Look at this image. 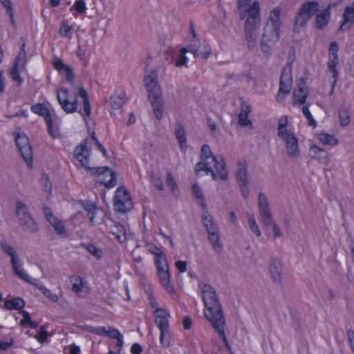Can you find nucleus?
Returning <instances> with one entry per match:
<instances>
[{
    "mask_svg": "<svg viewBox=\"0 0 354 354\" xmlns=\"http://www.w3.org/2000/svg\"><path fill=\"white\" fill-rule=\"evenodd\" d=\"M114 210L125 213L133 208V203L127 189L124 187H118L113 198Z\"/></svg>",
    "mask_w": 354,
    "mask_h": 354,
    "instance_id": "9",
    "label": "nucleus"
},
{
    "mask_svg": "<svg viewBox=\"0 0 354 354\" xmlns=\"http://www.w3.org/2000/svg\"><path fill=\"white\" fill-rule=\"evenodd\" d=\"M339 118L340 124L342 127L347 126L350 122V115L348 111L345 108H342L339 111Z\"/></svg>",
    "mask_w": 354,
    "mask_h": 354,
    "instance_id": "44",
    "label": "nucleus"
},
{
    "mask_svg": "<svg viewBox=\"0 0 354 354\" xmlns=\"http://www.w3.org/2000/svg\"><path fill=\"white\" fill-rule=\"evenodd\" d=\"M225 324V321L222 322L221 323H217L215 324H213L212 326L214 328L216 331L218 333L220 338L221 339L222 342L224 343V346L227 349L230 354H234L232 351L231 346L226 338L225 331H224V326Z\"/></svg>",
    "mask_w": 354,
    "mask_h": 354,
    "instance_id": "30",
    "label": "nucleus"
},
{
    "mask_svg": "<svg viewBox=\"0 0 354 354\" xmlns=\"http://www.w3.org/2000/svg\"><path fill=\"white\" fill-rule=\"evenodd\" d=\"M333 6L330 4L316 15L315 26L318 30H323L328 26L330 19V8Z\"/></svg>",
    "mask_w": 354,
    "mask_h": 354,
    "instance_id": "19",
    "label": "nucleus"
},
{
    "mask_svg": "<svg viewBox=\"0 0 354 354\" xmlns=\"http://www.w3.org/2000/svg\"><path fill=\"white\" fill-rule=\"evenodd\" d=\"M248 225L251 231L256 234L257 236H260L261 232L256 222L254 215L253 214H248Z\"/></svg>",
    "mask_w": 354,
    "mask_h": 354,
    "instance_id": "42",
    "label": "nucleus"
},
{
    "mask_svg": "<svg viewBox=\"0 0 354 354\" xmlns=\"http://www.w3.org/2000/svg\"><path fill=\"white\" fill-rule=\"evenodd\" d=\"M39 290L46 297H47L51 301L57 302L58 301V295L55 293H53L50 290H48L46 287H39Z\"/></svg>",
    "mask_w": 354,
    "mask_h": 354,
    "instance_id": "48",
    "label": "nucleus"
},
{
    "mask_svg": "<svg viewBox=\"0 0 354 354\" xmlns=\"http://www.w3.org/2000/svg\"><path fill=\"white\" fill-rule=\"evenodd\" d=\"M153 315L155 322L160 330H169V319L170 318V313L165 309L153 310Z\"/></svg>",
    "mask_w": 354,
    "mask_h": 354,
    "instance_id": "17",
    "label": "nucleus"
},
{
    "mask_svg": "<svg viewBox=\"0 0 354 354\" xmlns=\"http://www.w3.org/2000/svg\"><path fill=\"white\" fill-rule=\"evenodd\" d=\"M338 44L336 41H333L330 44L328 57L338 56Z\"/></svg>",
    "mask_w": 354,
    "mask_h": 354,
    "instance_id": "60",
    "label": "nucleus"
},
{
    "mask_svg": "<svg viewBox=\"0 0 354 354\" xmlns=\"http://www.w3.org/2000/svg\"><path fill=\"white\" fill-rule=\"evenodd\" d=\"M207 239L216 253L221 254L223 252L219 230L207 234Z\"/></svg>",
    "mask_w": 354,
    "mask_h": 354,
    "instance_id": "27",
    "label": "nucleus"
},
{
    "mask_svg": "<svg viewBox=\"0 0 354 354\" xmlns=\"http://www.w3.org/2000/svg\"><path fill=\"white\" fill-rule=\"evenodd\" d=\"M25 306V301L19 297H15L4 302V307L8 310H21Z\"/></svg>",
    "mask_w": 354,
    "mask_h": 354,
    "instance_id": "35",
    "label": "nucleus"
},
{
    "mask_svg": "<svg viewBox=\"0 0 354 354\" xmlns=\"http://www.w3.org/2000/svg\"><path fill=\"white\" fill-rule=\"evenodd\" d=\"M201 45L200 44V41L198 39H193L191 44L188 46L187 50L188 52L192 53L193 55L195 53H197V50H198V48H201Z\"/></svg>",
    "mask_w": 354,
    "mask_h": 354,
    "instance_id": "57",
    "label": "nucleus"
},
{
    "mask_svg": "<svg viewBox=\"0 0 354 354\" xmlns=\"http://www.w3.org/2000/svg\"><path fill=\"white\" fill-rule=\"evenodd\" d=\"M127 97L124 92L120 91V93H115L109 99V102L112 109H120L122 105L127 102Z\"/></svg>",
    "mask_w": 354,
    "mask_h": 354,
    "instance_id": "28",
    "label": "nucleus"
},
{
    "mask_svg": "<svg viewBox=\"0 0 354 354\" xmlns=\"http://www.w3.org/2000/svg\"><path fill=\"white\" fill-rule=\"evenodd\" d=\"M76 10L78 13H84L86 10V2L84 0H77L70 10Z\"/></svg>",
    "mask_w": 354,
    "mask_h": 354,
    "instance_id": "49",
    "label": "nucleus"
},
{
    "mask_svg": "<svg viewBox=\"0 0 354 354\" xmlns=\"http://www.w3.org/2000/svg\"><path fill=\"white\" fill-rule=\"evenodd\" d=\"M157 271L160 283L163 286L165 291L169 294L172 293L173 286L170 281L171 276L169 271V267L167 268H161L160 269L157 270Z\"/></svg>",
    "mask_w": 354,
    "mask_h": 354,
    "instance_id": "21",
    "label": "nucleus"
},
{
    "mask_svg": "<svg viewBox=\"0 0 354 354\" xmlns=\"http://www.w3.org/2000/svg\"><path fill=\"white\" fill-rule=\"evenodd\" d=\"M199 286L203 304L207 308V311L204 312L205 318L212 325L225 322L222 306L215 289L212 286L203 283H201Z\"/></svg>",
    "mask_w": 354,
    "mask_h": 354,
    "instance_id": "3",
    "label": "nucleus"
},
{
    "mask_svg": "<svg viewBox=\"0 0 354 354\" xmlns=\"http://www.w3.org/2000/svg\"><path fill=\"white\" fill-rule=\"evenodd\" d=\"M338 64V56L328 57V67L330 72L333 73V79H338L339 73L336 68Z\"/></svg>",
    "mask_w": 354,
    "mask_h": 354,
    "instance_id": "37",
    "label": "nucleus"
},
{
    "mask_svg": "<svg viewBox=\"0 0 354 354\" xmlns=\"http://www.w3.org/2000/svg\"><path fill=\"white\" fill-rule=\"evenodd\" d=\"M292 66L291 62H288L283 68L279 80V88L275 97L276 100L281 103L290 93L292 80Z\"/></svg>",
    "mask_w": 354,
    "mask_h": 354,
    "instance_id": "8",
    "label": "nucleus"
},
{
    "mask_svg": "<svg viewBox=\"0 0 354 354\" xmlns=\"http://www.w3.org/2000/svg\"><path fill=\"white\" fill-rule=\"evenodd\" d=\"M202 171L205 174H211L214 180L218 179L225 181L228 178L225 163L223 156H215L212 154L210 147L203 145L201 150V161L194 168L196 175L198 176Z\"/></svg>",
    "mask_w": 354,
    "mask_h": 354,
    "instance_id": "2",
    "label": "nucleus"
},
{
    "mask_svg": "<svg viewBox=\"0 0 354 354\" xmlns=\"http://www.w3.org/2000/svg\"><path fill=\"white\" fill-rule=\"evenodd\" d=\"M235 175L243 198L245 199L248 198L250 194L249 179L248 176V165L245 160L237 161Z\"/></svg>",
    "mask_w": 354,
    "mask_h": 354,
    "instance_id": "10",
    "label": "nucleus"
},
{
    "mask_svg": "<svg viewBox=\"0 0 354 354\" xmlns=\"http://www.w3.org/2000/svg\"><path fill=\"white\" fill-rule=\"evenodd\" d=\"M73 284V290L76 293H80L83 290L82 279L79 276H73L71 278Z\"/></svg>",
    "mask_w": 354,
    "mask_h": 354,
    "instance_id": "43",
    "label": "nucleus"
},
{
    "mask_svg": "<svg viewBox=\"0 0 354 354\" xmlns=\"http://www.w3.org/2000/svg\"><path fill=\"white\" fill-rule=\"evenodd\" d=\"M318 138L324 144L329 145H337L338 144V140L333 136L323 133L318 136Z\"/></svg>",
    "mask_w": 354,
    "mask_h": 354,
    "instance_id": "39",
    "label": "nucleus"
},
{
    "mask_svg": "<svg viewBox=\"0 0 354 354\" xmlns=\"http://www.w3.org/2000/svg\"><path fill=\"white\" fill-rule=\"evenodd\" d=\"M16 215L19 225L25 231L37 232L39 230L37 223L29 212L28 206L21 201L16 203Z\"/></svg>",
    "mask_w": 354,
    "mask_h": 354,
    "instance_id": "7",
    "label": "nucleus"
},
{
    "mask_svg": "<svg viewBox=\"0 0 354 354\" xmlns=\"http://www.w3.org/2000/svg\"><path fill=\"white\" fill-rule=\"evenodd\" d=\"M87 140L75 147L73 156L80 162L81 165L95 177V180L104 185L107 189L115 187L117 184L116 174L112 169L108 167H89L90 149L86 146Z\"/></svg>",
    "mask_w": 354,
    "mask_h": 354,
    "instance_id": "1",
    "label": "nucleus"
},
{
    "mask_svg": "<svg viewBox=\"0 0 354 354\" xmlns=\"http://www.w3.org/2000/svg\"><path fill=\"white\" fill-rule=\"evenodd\" d=\"M250 106L248 103L242 102L241 104V112L239 114L245 115L248 116V114L250 113Z\"/></svg>",
    "mask_w": 354,
    "mask_h": 354,
    "instance_id": "64",
    "label": "nucleus"
},
{
    "mask_svg": "<svg viewBox=\"0 0 354 354\" xmlns=\"http://www.w3.org/2000/svg\"><path fill=\"white\" fill-rule=\"evenodd\" d=\"M308 96V91L304 88V85L299 84L297 90L293 93L294 104L298 103L299 104H304L306 102Z\"/></svg>",
    "mask_w": 354,
    "mask_h": 354,
    "instance_id": "31",
    "label": "nucleus"
},
{
    "mask_svg": "<svg viewBox=\"0 0 354 354\" xmlns=\"http://www.w3.org/2000/svg\"><path fill=\"white\" fill-rule=\"evenodd\" d=\"M57 97L59 104L65 112L72 113L77 111L78 107L77 97L75 96L71 102L68 89L64 88H58L57 90Z\"/></svg>",
    "mask_w": 354,
    "mask_h": 354,
    "instance_id": "14",
    "label": "nucleus"
},
{
    "mask_svg": "<svg viewBox=\"0 0 354 354\" xmlns=\"http://www.w3.org/2000/svg\"><path fill=\"white\" fill-rule=\"evenodd\" d=\"M53 65L59 73H64L68 82L73 83L74 82L75 75L71 66L65 64L62 60L57 58L54 60Z\"/></svg>",
    "mask_w": 354,
    "mask_h": 354,
    "instance_id": "20",
    "label": "nucleus"
},
{
    "mask_svg": "<svg viewBox=\"0 0 354 354\" xmlns=\"http://www.w3.org/2000/svg\"><path fill=\"white\" fill-rule=\"evenodd\" d=\"M32 112L38 115L43 117L47 125L48 132L53 138H56L57 131L53 127V122L51 117L50 112L47 106L41 103H37L32 105L30 108Z\"/></svg>",
    "mask_w": 354,
    "mask_h": 354,
    "instance_id": "13",
    "label": "nucleus"
},
{
    "mask_svg": "<svg viewBox=\"0 0 354 354\" xmlns=\"http://www.w3.org/2000/svg\"><path fill=\"white\" fill-rule=\"evenodd\" d=\"M201 220L207 234L218 230L212 216L209 214L207 209H203Z\"/></svg>",
    "mask_w": 354,
    "mask_h": 354,
    "instance_id": "23",
    "label": "nucleus"
},
{
    "mask_svg": "<svg viewBox=\"0 0 354 354\" xmlns=\"http://www.w3.org/2000/svg\"><path fill=\"white\" fill-rule=\"evenodd\" d=\"M302 113L308 120V124L310 126L315 127L317 125V122L315 120L313 115H311L308 106H304L302 107Z\"/></svg>",
    "mask_w": 354,
    "mask_h": 354,
    "instance_id": "52",
    "label": "nucleus"
},
{
    "mask_svg": "<svg viewBox=\"0 0 354 354\" xmlns=\"http://www.w3.org/2000/svg\"><path fill=\"white\" fill-rule=\"evenodd\" d=\"M269 272L274 283H280L281 282L282 267L281 261L277 258L270 259Z\"/></svg>",
    "mask_w": 354,
    "mask_h": 354,
    "instance_id": "18",
    "label": "nucleus"
},
{
    "mask_svg": "<svg viewBox=\"0 0 354 354\" xmlns=\"http://www.w3.org/2000/svg\"><path fill=\"white\" fill-rule=\"evenodd\" d=\"M192 193L194 196L201 201L200 205L203 209H207V204L205 203L203 192L200 188V187L194 184L192 185Z\"/></svg>",
    "mask_w": 354,
    "mask_h": 354,
    "instance_id": "41",
    "label": "nucleus"
},
{
    "mask_svg": "<svg viewBox=\"0 0 354 354\" xmlns=\"http://www.w3.org/2000/svg\"><path fill=\"white\" fill-rule=\"evenodd\" d=\"M286 145L287 156L290 158H297L300 155L298 138L296 137L293 131L279 136Z\"/></svg>",
    "mask_w": 354,
    "mask_h": 354,
    "instance_id": "16",
    "label": "nucleus"
},
{
    "mask_svg": "<svg viewBox=\"0 0 354 354\" xmlns=\"http://www.w3.org/2000/svg\"><path fill=\"white\" fill-rule=\"evenodd\" d=\"M343 17L344 21L339 27L338 32H344L348 30L351 25H348V24H353L354 22V3L351 7L348 6L345 8Z\"/></svg>",
    "mask_w": 354,
    "mask_h": 354,
    "instance_id": "22",
    "label": "nucleus"
},
{
    "mask_svg": "<svg viewBox=\"0 0 354 354\" xmlns=\"http://www.w3.org/2000/svg\"><path fill=\"white\" fill-rule=\"evenodd\" d=\"M309 20L310 19L308 17L299 11L295 19V24L293 27L294 32L299 34L301 32V28L302 27H305Z\"/></svg>",
    "mask_w": 354,
    "mask_h": 354,
    "instance_id": "33",
    "label": "nucleus"
},
{
    "mask_svg": "<svg viewBox=\"0 0 354 354\" xmlns=\"http://www.w3.org/2000/svg\"><path fill=\"white\" fill-rule=\"evenodd\" d=\"M310 153L312 158L317 160L319 162L327 165L328 162V154L327 151L313 145L310 147Z\"/></svg>",
    "mask_w": 354,
    "mask_h": 354,
    "instance_id": "24",
    "label": "nucleus"
},
{
    "mask_svg": "<svg viewBox=\"0 0 354 354\" xmlns=\"http://www.w3.org/2000/svg\"><path fill=\"white\" fill-rule=\"evenodd\" d=\"M154 264L157 268V270L162 268H167L169 267L167 260L166 256L163 252L159 254L158 255L155 256L154 257Z\"/></svg>",
    "mask_w": 354,
    "mask_h": 354,
    "instance_id": "38",
    "label": "nucleus"
},
{
    "mask_svg": "<svg viewBox=\"0 0 354 354\" xmlns=\"http://www.w3.org/2000/svg\"><path fill=\"white\" fill-rule=\"evenodd\" d=\"M78 95L83 100V109L85 115L89 117L91 114V107L89 102L88 95L84 87H80Z\"/></svg>",
    "mask_w": 354,
    "mask_h": 354,
    "instance_id": "34",
    "label": "nucleus"
},
{
    "mask_svg": "<svg viewBox=\"0 0 354 354\" xmlns=\"http://www.w3.org/2000/svg\"><path fill=\"white\" fill-rule=\"evenodd\" d=\"M166 184L169 187H170L172 192H175L178 190L176 180L171 173H168L166 176Z\"/></svg>",
    "mask_w": 354,
    "mask_h": 354,
    "instance_id": "51",
    "label": "nucleus"
},
{
    "mask_svg": "<svg viewBox=\"0 0 354 354\" xmlns=\"http://www.w3.org/2000/svg\"><path fill=\"white\" fill-rule=\"evenodd\" d=\"M82 207L87 212V213H91L92 211H94L95 209H97L96 205L90 201H85L81 202Z\"/></svg>",
    "mask_w": 354,
    "mask_h": 354,
    "instance_id": "58",
    "label": "nucleus"
},
{
    "mask_svg": "<svg viewBox=\"0 0 354 354\" xmlns=\"http://www.w3.org/2000/svg\"><path fill=\"white\" fill-rule=\"evenodd\" d=\"M319 8V3L316 1H307L304 3L299 9V12L310 19Z\"/></svg>",
    "mask_w": 354,
    "mask_h": 354,
    "instance_id": "26",
    "label": "nucleus"
},
{
    "mask_svg": "<svg viewBox=\"0 0 354 354\" xmlns=\"http://www.w3.org/2000/svg\"><path fill=\"white\" fill-rule=\"evenodd\" d=\"M81 245L97 260L100 259L102 256V250L97 248L95 245L91 243H82Z\"/></svg>",
    "mask_w": 354,
    "mask_h": 354,
    "instance_id": "36",
    "label": "nucleus"
},
{
    "mask_svg": "<svg viewBox=\"0 0 354 354\" xmlns=\"http://www.w3.org/2000/svg\"><path fill=\"white\" fill-rule=\"evenodd\" d=\"M147 250L153 254L154 256L158 255L159 254L163 252V251L159 248L157 245L153 243H147L146 245Z\"/></svg>",
    "mask_w": 354,
    "mask_h": 354,
    "instance_id": "59",
    "label": "nucleus"
},
{
    "mask_svg": "<svg viewBox=\"0 0 354 354\" xmlns=\"http://www.w3.org/2000/svg\"><path fill=\"white\" fill-rule=\"evenodd\" d=\"M112 233L120 243H124L127 239L124 226L120 223H115L111 227Z\"/></svg>",
    "mask_w": 354,
    "mask_h": 354,
    "instance_id": "32",
    "label": "nucleus"
},
{
    "mask_svg": "<svg viewBox=\"0 0 354 354\" xmlns=\"http://www.w3.org/2000/svg\"><path fill=\"white\" fill-rule=\"evenodd\" d=\"M1 247L3 252L11 257V264L14 273L21 279H26L28 274L21 269L18 255L12 246L6 242H1Z\"/></svg>",
    "mask_w": 354,
    "mask_h": 354,
    "instance_id": "15",
    "label": "nucleus"
},
{
    "mask_svg": "<svg viewBox=\"0 0 354 354\" xmlns=\"http://www.w3.org/2000/svg\"><path fill=\"white\" fill-rule=\"evenodd\" d=\"M18 150L30 168L32 167V151L28 136L24 133H15Z\"/></svg>",
    "mask_w": 354,
    "mask_h": 354,
    "instance_id": "11",
    "label": "nucleus"
},
{
    "mask_svg": "<svg viewBox=\"0 0 354 354\" xmlns=\"http://www.w3.org/2000/svg\"><path fill=\"white\" fill-rule=\"evenodd\" d=\"M288 118L287 116H282L279 119V125L277 127V135L280 136L287 133L291 132L292 131L287 129L288 126Z\"/></svg>",
    "mask_w": 354,
    "mask_h": 354,
    "instance_id": "40",
    "label": "nucleus"
},
{
    "mask_svg": "<svg viewBox=\"0 0 354 354\" xmlns=\"http://www.w3.org/2000/svg\"><path fill=\"white\" fill-rule=\"evenodd\" d=\"M281 9L279 7L272 10L261 41V50L266 55L270 54L271 46L277 42L280 35L281 21L280 19Z\"/></svg>",
    "mask_w": 354,
    "mask_h": 354,
    "instance_id": "4",
    "label": "nucleus"
},
{
    "mask_svg": "<svg viewBox=\"0 0 354 354\" xmlns=\"http://www.w3.org/2000/svg\"><path fill=\"white\" fill-rule=\"evenodd\" d=\"M160 342L162 346L165 348H168L170 344V337L169 335V330H161L160 331Z\"/></svg>",
    "mask_w": 354,
    "mask_h": 354,
    "instance_id": "47",
    "label": "nucleus"
},
{
    "mask_svg": "<svg viewBox=\"0 0 354 354\" xmlns=\"http://www.w3.org/2000/svg\"><path fill=\"white\" fill-rule=\"evenodd\" d=\"M258 207L259 215L264 227L268 228L270 225H272L274 223H275L267 197L263 192H261L259 194Z\"/></svg>",
    "mask_w": 354,
    "mask_h": 354,
    "instance_id": "12",
    "label": "nucleus"
},
{
    "mask_svg": "<svg viewBox=\"0 0 354 354\" xmlns=\"http://www.w3.org/2000/svg\"><path fill=\"white\" fill-rule=\"evenodd\" d=\"M21 48L20 52L15 59L14 66L25 68L27 63L26 52L25 50L26 42L24 38H20Z\"/></svg>",
    "mask_w": 354,
    "mask_h": 354,
    "instance_id": "29",
    "label": "nucleus"
},
{
    "mask_svg": "<svg viewBox=\"0 0 354 354\" xmlns=\"http://www.w3.org/2000/svg\"><path fill=\"white\" fill-rule=\"evenodd\" d=\"M73 27L72 26H69L68 24L63 23L59 28V34L64 37L71 39L73 37Z\"/></svg>",
    "mask_w": 354,
    "mask_h": 354,
    "instance_id": "46",
    "label": "nucleus"
},
{
    "mask_svg": "<svg viewBox=\"0 0 354 354\" xmlns=\"http://www.w3.org/2000/svg\"><path fill=\"white\" fill-rule=\"evenodd\" d=\"M24 68L21 67H18L16 66H12L10 71V77L14 80L18 82V84H21L23 82L21 77L20 76L19 71H24Z\"/></svg>",
    "mask_w": 354,
    "mask_h": 354,
    "instance_id": "45",
    "label": "nucleus"
},
{
    "mask_svg": "<svg viewBox=\"0 0 354 354\" xmlns=\"http://www.w3.org/2000/svg\"><path fill=\"white\" fill-rule=\"evenodd\" d=\"M53 227L57 234L62 237H66L65 227L61 221H58Z\"/></svg>",
    "mask_w": 354,
    "mask_h": 354,
    "instance_id": "56",
    "label": "nucleus"
},
{
    "mask_svg": "<svg viewBox=\"0 0 354 354\" xmlns=\"http://www.w3.org/2000/svg\"><path fill=\"white\" fill-rule=\"evenodd\" d=\"M150 178H151V183L156 187H157L160 191L163 190L162 181L160 177L158 174H156L153 172H151V175H150Z\"/></svg>",
    "mask_w": 354,
    "mask_h": 354,
    "instance_id": "50",
    "label": "nucleus"
},
{
    "mask_svg": "<svg viewBox=\"0 0 354 354\" xmlns=\"http://www.w3.org/2000/svg\"><path fill=\"white\" fill-rule=\"evenodd\" d=\"M197 53H195L194 55L195 57H201L202 59H207L210 55V49L206 46H201V48L197 50Z\"/></svg>",
    "mask_w": 354,
    "mask_h": 354,
    "instance_id": "54",
    "label": "nucleus"
},
{
    "mask_svg": "<svg viewBox=\"0 0 354 354\" xmlns=\"http://www.w3.org/2000/svg\"><path fill=\"white\" fill-rule=\"evenodd\" d=\"M175 136L178 140L179 147L182 151H185L187 149V138L183 124L177 122L175 127Z\"/></svg>",
    "mask_w": 354,
    "mask_h": 354,
    "instance_id": "25",
    "label": "nucleus"
},
{
    "mask_svg": "<svg viewBox=\"0 0 354 354\" xmlns=\"http://www.w3.org/2000/svg\"><path fill=\"white\" fill-rule=\"evenodd\" d=\"M157 78V71L152 70L148 75L145 76V84L149 93V99L153 107L155 117L157 120H160L162 118L164 102L161 97V88Z\"/></svg>",
    "mask_w": 354,
    "mask_h": 354,
    "instance_id": "5",
    "label": "nucleus"
},
{
    "mask_svg": "<svg viewBox=\"0 0 354 354\" xmlns=\"http://www.w3.org/2000/svg\"><path fill=\"white\" fill-rule=\"evenodd\" d=\"M260 21V5L259 2L254 1L247 11L245 26V40L250 50H253L257 46Z\"/></svg>",
    "mask_w": 354,
    "mask_h": 354,
    "instance_id": "6",
    "label": "nucleus"
},
{
    "mask_svg": "<svg viewBox=\"0 0 354 354\" xmlns=\"http://www.w3.org/2000/svg\"><path fill=\"white\" fill-rule=\"evenodd\" d=\"M44 211L47 221L50 223V224L52 226H53L55 224H56L58 221H60L53 214V213L51 212L50 209L48 207H44Z\"/></svg>",
    "mask_w": 354,
    "mask_h": 354,
    "instance_id": "55",
    "label": "nucleus"
},
{
    "mask_svg": "<svg viewBox=\"0 0 354 354\" xmlns=\"http://www.w3.org/2000/svg\"><path fill=\"white\" fill-rule=\"evenodd\" d=\"M346 335L348 342L350 344L351 348L354 353V330L351 328L348 329Z\"/></svg>",
    "mask_w": 354,
    "mask_h": 354,
    "instance_id": "62",
    "label": "nucleus"
},
{
    "mask_svg": "<svg viewBox=\"0 0 354 354\" xmlns=\"http://www.w3.org/2000/svg\"><path fill=\"white\" fill-rule=\"evenodd\" d=\"M105 335L115 339H117L118 338L121 337L122 336L118 330L113 328L106 330V332H105Z\"/></svg>",
    "mask_w": 354,
    "mask_h": 354,
    "instance_id": "63",
    "label": "nucleus"
},
{
    "mask_svg": "<svg viewBox=\"0 0 354 354\" xmlns=\"http://www.w3.org/2000/svg\"><path fill=\"white\" fill-rule=\"evenodd\" d=\"M188 52L187 48H182L180 49V57L176 60V66L180 67L182 66H185L187 62V57L185 54Z\"/></svg>",
    "mask_w": 354,
    "mask_h": 354,
    "instance_id": "53",
    "label": "nucleus"
},
{
    "mask_svg": "<svg viewBox=\"0 0 354 354\" xmlns=\"http://www.w3.org/2000/svg\"><path fill=\"white\" fill-rule=\"evenodd\" d=\"M239 124L241 127H246L252 124L250 120H248V116L245 115L239 114Z\"/></svg>",
    "mask_w": 354,
    "mask_h": 354,
    "instance_id": "61",
    "label": "nucleus"
}]
</instances>
